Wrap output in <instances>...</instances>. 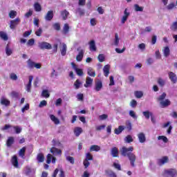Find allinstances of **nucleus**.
Wrapping results in <instances>:
<instances>
[{"mask_svg": "<svg viewBox=\"0 0 177 177\" xmlns=\"http://www.w3.org/2000/svg\"><path fill=\"white\" fill-rule=\"evenodd\" d=\"M15 143V138L9 137L6 141L7 147H12V145Z\"/></svg>", "mask_w": 177, "mask_h": 177, "instance_id": "412c9836", "label": "nucleus"}, {"mask_svg": "<svg viewBox=\"0 0 177 177\" xmlns=\"http://www.w3.org/2000/svg\"><path fill=\"white\" fill-rule=\"evenodd\" d=\"M81 85H82V82L80 81V80H77L74 83V86L76 88V89H78L81 87Z\"/></svg>", "mask_w": 177, "mask_h": 177, "instance_id": "de8ad7c7", "label": "nucleus"}, {"mask_svg": "<svg viewBox=\"0 0 177 177\" xmlns=\"http://www.w3.org/2000/svg\"><path fill=\"white\" fill-rule=\"evenodd\" d=\"M168 156H164L161 159H159V164L164 165V164H166V162H168Z\"/></svg>", "mask_w": 177, "mask_h": 177, "instance_id": "72a5a7b5", "label": "nucleus"}, {"mask_svg": "<svg viewBox=\"0 0 177 177\" xmlns=\"http://www.w3.org/2000/svg\"><path fill=\"white\" fill-rule=\"evenodd\" d=\"M82 59H84V50H81L76 56L77 62H82Z\"/></svg>", "mask_w": 177, "mask_h": 177, "instance_id": "b1692460", "label": "nucleus"}, {"mask_svg": "<svg viewBox=\"0 0 177 177\" xmlns=\"http://www.w3.org/2000/svg\"><path fill=\"white\" fill-rule=\"evenodd\" d=\"M12 128L15 129V133L17 134L21 133V131H23V129L20 127V126H14Z\"/></svg>", "mask_w": 177, "mask_h": 177, "instance_id": "ea45409f", "label": "nucleus"}, {"mask_svg": "<svg viewBox=\"0 0 177 177\" xmlns=\"http://www.w3.org/2000/svg\"><path fill=\"white\" fill-rule=\"evenodd\" d=\"M54 30H56L57 31H60V24L55 23L53 25Z\"/></svg>", "mask_w": 177, "mask_h": 177, "instance_id": "69168bd1", "label": "nucleus"}, {"mask_svg": "<svg viewBox=\"0 0 177 177\" xmlns=\"http://www.w3.org/2000/svg\"><path fill=\"white\" fill-rule=\"evenodd\" d=\"M171 53V50H169V47L165 46L163 49V54L165 57H168Z\"/></svg>", "mask_w": 177, "mask_h": 177, "instance_id": "c85d7f7f", "label": "nucleus"}, {"mask_svg": "<svg viewBox=\"0 0 177 177\" xmlns=\"http://www.w3.org/2000/svg\"><path fill=\"white\" fill-rule=\"evenodd\" d=\"M34 8L35 12H41V10H42V7H41V4H39V3H35L34 4Z\"/></svg>", "mask_w": 177, "mask_h": 177, "instance_id": "c9c22d12", "label": "nucleus"}, {"mask_svg": "<svg viewBox=\"0 0 177 177\" xmlns=\"http://www.w3.org/2000/svg\"><path fill=\"white\" fill-rule=\"evenodd\" d=\"M132 151H133V147H129V148L122 147L120 150L121 155L123 157H128L130 165L133 168L135 167V162L136 161V155L132 153Z\"/></svg>", "mask_w": 177, "mask_h": 177, "instance_id": "f257e3e1", "label": "nucleus"}, {"mask_svg": "<svg viewBox=\"0 0 177 177\" xmlns=\"http://www.w3.org/2000/svg\"><path fill=\"white\" fill-rule=\"evenodd\" d=\"M84 160H86L87 161H92L93 160V156H92L91 153H87Z\"/></svg>", "mask_w": 177, "mask_h": 177, "instance_id": "3c124183", "label": "nucleus"}, {"mask_svg": "<svg viewBox=\"0 0 177 177\" xmlns=\"http://www.w3.org/2000/svg\"><path fill=\"white\" fill-rule=\"evenodd\" d=\"M103 86V84L102 83V81L98 80L95 82V89H102Z\"/></svg>", "mask_w": 177, "mask_h": 177, "instance_id": "c03bdc74", "label": "nucleus"}, {"mask_svg": "<svg viewBox=\"0 0 177 177\" xmlns=\"http://www.w3.org/2000/svg\"><path fill=\"white\" fill-rule=\"evenodd\" d=\"M0 103L2 106H6V107H8V106H10V101L4 97H2L0 100Z\"/></svg>", "mask_w": 177, "mask_h": 177, "instance_id": "1a4fd4ad", "label": "nucleus"}, {"mask_svg": "<svg viewBox=\"0 0 177 177\" xmlns=\"http://www.w3.org/2000/svg\"><path fill=\"white\" fill-rule=\"evenodd\" d=\"M30 110V104H26V105L21 109L22 113H24V111Z\"/></svg>", "mask_w": 177, "mask_h": 177, "instance_id": "338daca9", "label": "nucleus"}, {"mask_svg": "<svg viewBox=\"0 0 177 177\" xmlns=\"http://www.w3.org/2000/svg\"><path fill=\"white\" fill-rule=\"evenodd\" d=\"M26 147H22L19 151V157H21V158H24V156H26Z\"/></svg>", "mask_w": 177, "mask_h": 177, "instance_id": "c756f323", "label": "nucleus"}, {"mask_svg": "<svg viewBox=\"0 0 177 177\" xmlns=\"http://www.w3.org/2000/svg\"><path fill=\"white\" fill-rule=\"evenodd\" d=\"M10 19H15L17 16V12L15 11V10H11L10 12H9V15H8Z\"/></svg>", "mask_w": 177, "mask_h": 177, "instance_id": "37998d69", "label": "nucleus"}, {"mask_svg": "<svg viewBox=\"0 0 177 177\" xmlns=\"http://www.w3.org/2000/svg\"><path fill=\"white\" fill-rule=\"evenodd\" d=\"M158 84L160 86H164V85H165V80H162V78H158Z\"/></svg>", "mask_w": 177, "mask_h": 177, "instance_id": "864d4df0", "label": "nucleus"}, {"mask_svg": "<svg viewBox=\"0 0 177 177\" xmlns=\"http://www.w3.org/2000/svg\"><path fill=\"white\" fill-rule=\"evenodd\" d=\"M34 44H35V39H30L27 42L28 46H32Z\"/></svg>", "mask_w": 177, "mask_h": 177, "instance_id": "13d9d810", "label": "nucleus"}, {"mask_svg": "<svg viewBox=\"0 0 177 177\" xmlns=\"http://www.w3.org/2000/svg\"><path fill=\"white\" fill-rule=\"evenodd\" d=\"M76 12L79 14L80 16H84V15H85V12L84 11V10L80 8L77 9Z\"/></svg>", "mask_w": 177, "mask_h": 177, "instance_id": "0e129e2a", "label": "nucleus"}, {"mask_svg": "<svg viewBox=\"0 0 177 177\" xmlns=\"http://www.w3.org/2000/svg\"><path fill=\"white\" fill-rule=\"evenodd\" d=\"M175 3H171L169 5H167V10H172V9H174V8H175Z\"/></svg>", "mask_w": 177, "mask_h": 177, "instance_id": "680f3d73", "label": "nucleus"}, {"mask_svg": "<svg viewBox=\"0 0 177 177\" xmlns=\"http://www.w3.org/2000/svg\"><path fill=\"white\" fill-rule=\"evenodd\" d=\"M138 138L140 143H145L146 142V135L143 132H140L138 134Z\"/></svg>", "mask_w": 177, "mask_h": 177, "instance_id": "0eeeda50", "label": "nucleus"}, {"mask_svg": "<svg viewBox=\"0 0 177 177\" xmlns=\"http://www.w3.org/2000/svg\"><path fill=\"white\" fill-rule=\"evenodd\" d=\"M168 74H169V78L171 80V82L173 84H176V82H177L176 74H175V73H174V72H169Z\"/></svg>", "mask_w": 177, "mask_h": 177, "instance_id": "423d86ee", "label": "nucleus"}, {"mask_svg": "<svg viewBox=\"0 0 177 177\" xmlns=\"http://www.w3.org/2000/svg\"><path fill=\"white\" fill-rule=\"evenodd\" d=\"M67 53V45L66 44H62V48H61V54L62 56H66V54Z\"/></svg>", "mask_w": 177, "mask_h": 177, "instance_id": "cd10ccee", "label": "nucleus"}, {"mask_svg": "<svg viewBox=\"0 0 177 177\" xmlns=\"http://www.w3.org/2000/svg\"><path fill=\"white\" fill-rule=\"evenodd\" d=\"M0 38L3 39V41H8L9 39L8 35L3 31H0Z\"/></svg>", "mask_w": 177, "mask_h": 177, "instance_id": "7c9ffc66", "label": "nucleus"}, {"mask_svg": "<svg viewBox=\"0 0 177 177\" xmlns=\"http://www.w3.org/2000/svg\"><path fill=\"white\" fill-rule=\"evenodd\" d=\"M124 128L127 131V132H131V131H132V122L131 120H127L125 122V126H124Z\"/></svg>", "mask_w": 177, "mask_h": 177, "instance_id": "9d476101", "label": "nucleus"}, {"mask_svg": "<svg viewBox=\"0 0 177 177\" xmlns=\"http://www.w3.org/2000/svg\"><path fill=\"white\" fill-rule=\"evenodd\" d=\"M170 30L171 31H177V21L173 22L170 26Z\"/></svg>", "mask_w": 177, "mask_h": 177, "instance_id": "8fccbe9b", "label": "nucleus"}, {"mask_svg": "<svg viewBox=\"0 0 177 177\" xmlns=\"http://www.w3.org/2000/svg\"><path fill=\"white\" fill-rule=\"evenodd\" d=\"M39 48L42 50L45 49H46L47 50H49L52 49V44L46 41H41L39 43Z\"/></svg>", "mask_w": 177, "mask_h": 177, "instance_id": "f03ea898", "label": "nucleus"}, {"mask_svg": "<svg viewBox=\"0 0 177 177\" xmlns=\"http://www.w3.org/2000/svg\"><path fill=\"white\" fill-rule=\"evenodd\" d=\"M41 96L42 97L48 98L49 96H50V94L49 93V91L48 90H43L41 92Z\"/></svg>", "mask_w": 177, "mask_h": 177, "instance_id": "a19ab883", "label": "nucleus"}, {"mask_svg": "<svg viewBox=\"0 0 177 177\" xmlns=\"http://www.w3.org/2000/svg\"><path fill=\"white\" fill-rule=\"evenodd\" d=\"M53 10H49L46 15L44 19L46 21H50L53 19Z\"/></svg>", "mask_w": 177, "mask_h": 177, "instance_id": "6e6552de", "label": "nucleus"}, {"mask_svg": "<svg viewBox=\"0 0 177 177\" xmlns=\"http://www.w3.org/2000/svg\"><path fill=\"white\" fill-rule=\"evenodd\" d=\"M160 104L162 107V109H164V107H168L171 104V101L167 99L165 100L161 101L160 102Z\"/></svg>", "mask_w": 177, "mask_h": 177, "instance_id": "f3484780", "label": "nucleus"}, {"mask_svg": "<svg viewBox=\"0 0 177 177\" xmlns=\"http://www.w3.org/2000/svg\"><path fill=\"white\" fill-rule=\"evenodd\" d=\"M71 66L75 70L76 74L79 75V77H82L84 75V71L81 68H77V65L74 62H71Z\"/></svg>", "mask_w": 177, "mask_h": 177, "instance_id": "39448f33", "label": "nucleus"}, {"mask_svg": "<svg viewBox=\"0 0 177 177\" xmlns=\"http://www.w3.org/2000/svg\"><path fill=\"white\" fill-rule=\"evenodd\" d=\"M50 118L51 121H53V122L55 124V125H59V124H60V120L57 118H56L55 115H50Z\"/></svg>", "mask_w": 177, "mask_h": 177, "instance_id": "393cba45", "label": "nucleus"}, {"mask_svg": "<svg viewBox=\"0 0 177 177\" xmlns=\"http://www.w3.org/2000/svg\"><path fill=\"white\" fill-rule=\"evenodd\" d=\"M75 136H76L77 138H78V136H80V135L82 134V133L83 132L82 128L81 127H75L73 130Z\"/></svg>", "mask_w": 177, "mask_h": 177, "instance_id": "dca6fc26", "label": "nucleus"}, {"mask_svg": "<svg viewBox=\"0 0 177 177\" xmlns=\"http://www.w3.org/2000/svg\"><path fill=\"white\" fill-rule=\"evenodd\" d=\"M158 140H163L165 143H168V138L165 136H159L158 137Z\"/></svg>", "mask_w": 177, "mask_h": 177, "instance_id": "09e8293b", "label": "nucleus"}, {"mask_svg": "<svg viewBox=\"0 0 177 177\" xmlns=\"http://www.w3.org/2000/svg\"><path fill=\"white\" fill-rule=\"evenodd\" d=\"M113 166L114 167V168H115V169H118V171H121V165L120 164L114 162Z\"/></svg>", "mask_w": 177, "mask_h": 177, "instance_id": "774afa93", "label": "nucleus"}, {"mask_svg": "<svg viewBox=\"0 0 177 177\" xmlns=\"http://www.w3.org/2000/svg\"><path fill=\"white\" fill-rule=\"evenodd\" d=\"M100 63H103V62H104V55L103 54H100L98 55V57H97Z\"/></svg>", "mask_w": 177, "mask_h": 177, "instance_id": "052dcab7", "label": "nucleus"}, {"mask_svg": "<svg viewBox=\"0 0 177 177\" xmlns=\"http://www.w3.org/2000/svg\"><path fill=\"white\" fill-rule=\"evenodd\" d=\"M10 80H12V81H17V75H16L15 73H10Z\"/></svg>", "mask_w": 177, "mask_h": 177, "instance_id": "6e6d98bb", "label": "nucleus"}, {"mask_svg": "<svg viewBox=\"0 0 177 177\" xmlns=\"http://www.w3.org/2000/svg\"><path fill=\"white\" fill-rule=\"evenodd\" d=\"M112 157H118V148L114 147L111 150Z\"/></svg>", "mask_w": 177, "mask_h": 177, "instance_id": "5701e85b", "label": "nucleus"}, {"mask_svg": "<svg viewBox=\"0 0 177 177\" xmlns=\"http://www.w3.org/2000/svg\"><path fill=\"white\" fill-rule=\"evenodd\" d=\"M124 130V127L122 125H120L118 127V129H115L114 133L115 135H120V133H122V131Z\"/></svg>", "mask_w": 177, "mask_h": 177, "instance_id": "bb28decb", "label": "nucleus"}, {"mask_svg": "<svg viewBox=\"0 0 177 177\" xmlns=\"http://www.w3.org/2000/svg\"><path fill=\"white\" fill-rule=\"evenodd\" d=\"M66 160L67 161H68L69 162H71V164L74 165L75 164V160L74 158L72 156H68L66 157Z\"/></svg>", "mask_w": 177, "mask_h": 177, "instance_id": "e2e57ef3", "label": "nucleus"}, {"mask_svg": "<svg viewBox=\"0 0 177 177\" xmlns=\"http://www.w3.org/2000/svg\"><path fill=\"white\" fill-rule=\"evenodd\" d=\"M124 15L122 18V24H124L125 21L128 20V17H129V12H128V8H125Z\"/></svg>", "mask_w": 177, "mask_h": 177, "instance_id": "f8f14e48", "label": "nucleus"}, {"mask_svg": "<svg viewBox=\"0 0 177 177\" xmlns=\"http://www.w3.org/2000/svg\"><path fill=\"white\" fill-rule=\"evenodd\" d=\"M53 158V157L52 156V154L48 153V154L47 155L46 163H47V164H50V162H52V158Z\"/></svg>", "mask_w": 177, "mask_h": 177, "instance_id": "bf43d9fd", "label": "nucleus"}, {"mask_svg": "<svg viewBox=\"0 0 177 177\" xmlns=\"http://www.w3.org/2000/svg\"><path fill=\"white\" fill-rule=\"evenodd\" d=\"M87 74L90 75V77H96V73L91 68L88 69Z\"/></svg>", "mask_w": 177, "mask_h": 177, "instance_id": "79ce46f5", "label": "nucleus"}, {"mask_svg": "<svg viewBox=\"0 0 177 177\" xmlns=\"http://www.w3.org/2000/svg\"><path fill=\"white\" fill-rule=\"evenodd\" d=\"M29 82L26 85V89H31V84L32 82V80H34V77L32 75L29 76Z\"/></svg>", "mask_w": 177, "mask_h": 177, "instance_id": "4c0bfd02", "label": "nucleus"}, {"mask_svg": "<svg viewBox=\"0 0 177 177\" xmlns=\"http://www.w3.org/2000/svg\"><path fill=\"white\" fill-rule=\"evenodd\" d=\"M70 15V12L67 11V10H64L61 11V16L62 17V20H67V18Z\"/></svg>", "mask_w": 177, "mask_h": 177, "instance_id": "a211bd4d", "label": "nucleus"}, {"mask_svg": "<svg viewBox=\"0 0 177 177\" xmlns=\"http://www.w3.org/2000/svg\"><path fill=\"white\" fill-rule=\"evenodd\" d=\"M165 97H167V93H163L158 98V102H162L165 100Z\"/></svg>", "mask_w": 177, "mask_h": 177, "instance_id": "603ef678", "label": "nucleus"}, {"mask_svg": "<svg viewBox=\"0 0 177 177\" xmlns=\"http://www.w3.org/2000/svg\"><path fill=\"white\" fill-rule=\"evenodd\" d=\"M11 162L15 168H19V159L17 158V156L14 155L11 159Z\"/></svg>", "mask_w": 177, "mask_h": 177, "instance_id": "9b49d317", "label": "nucleus"}, {"mask_svg": "<svg viewBox=\"0 0 177 177\" xmlns=\"http://www.w3.org/2000/svg\"><path fill=\"white\" fill-rule=\"evenodd\" d=\"M50 151L54 156H56V154H57L58 156H62V151L56 147H52Z\"/></svg>", "mask_w": 177, "mask_h": 177, "instance_id": "ddd939ff", "label": "nucleus"}, {"mask_svg": "<svg viewBox=\"0 0 177 177\" xmlns=\"http://www.w3.org/2000/svg\"><path fill=\"white\" fill-rule=\"evenodd\" d=\"M134 7L136 12H143V7H140L138 4H136Z\"/></svg>", "mask_w": 177, "mask_h": 177, "instance_id": "4d7b16f0", "label": "nucleus"}, {"mask_svg": "<svg viewBox=\"0 0 177 177\" xmlns=\"http://www.w3.org/2000/svg\"><path fill=\"white\" fill-rule=\"evenodd\" d=\"M100 147L99 145H92L90 147V151H100Z\"/></svg>", "mask_w": 177, "mask_h": 177, "instance_id": "e433bc0d", "label": "nucleus"}, {"mask_svg": "<svg viewBox=\"0 0 177 177\" xmlns=\"http://www.w3.org/2000/svg\"><path fill=\"white\" fill-rule=\"evenodd\" d=\"M142 114H143L144 117L146 118V120H149L150 118V117H151L153 115V113L149 111H143Z\"/></svg>", "mask_w": 177, "mask_h": 177, "instance_id": "473e14b6", "label": "nucleus"}, {"mask_svg": "<svg viewBox=\"0 0 177 177\" xmlns=\"http://www.w3.org/2000/svg\"><path fill=\"white\" fill-rule=\"evenodd\" d=\"M103 72L104 77H109V75L110 74V65H105L103 68Z\"/></svg>", "mask_w": 177, "mask_h": 177, "instance_id": "2eb2a0df", "label": "nucleus"}, {"mask_svg": "<svg viewBox=\"0 0 177 177\" xmlns=\"http://www.w3.org/2000/svg\"><path fill=\"white\" fill-rule=\"evenodd\" d=\"M106 174L108 175L109 177H117V174L114 173V171L111 170H106Z\"/></svg>", "mask_w": 177, "mask_h": 177, "instance_id": "58836bf2", "label": "nucleus"}, {"mask_svg": "<svg viewBox=\"0 0 177 177\" xmlns=\"http://www.w3.org/2000/svg\"><path fill=\"white\" fill-rule=\"evenodd\" d=\"M27 64H28V68H34L35 66V62H34L32 60H31V59H29L27 60Z\"/></svg>", "mask_w": 177, "mask_h": 177, "instance_id": "2f4dec72", "label": "nucleus"}, {"mask_svg": "<svg viewBox=\"0 0 177 177\" xmlns=\"http://www.w3.org/2000/svg\"><path fill=\"white\" fill-rule=\"evenodd\" d=\"M37 160L38 162H44V161H45V156H44V153H38L37 156Z\"/></svg>", "mask_w": 177, "mask_h": 177, "instance_id": "a878e982", "label": "nucleus"}, {"mask_svg": "<svg viewBox=\"0 0 177 177\" xmlns=\"http://www.w3.org/2000/svg\"><path fill=\"white\" fill-rule=\"evenodd\" d=\"M165 175L167 177H176L177 170L176 169H168L165 170Z\"/></svg>", "mask_w": 177, "mask_h": 177, "instance_id": "7ed1b4c3", "label": "nucleus"}, {"mask_svg": "<svg viewBox=\"0 0 177 177\" xmlns=\"http://www.w3.org/2000/svg\"><path fill=\"white\" fill-rule=\"evenodd\" d=\"M93 82V79L91 78L90 77H87L86 78V84H84L85 88H89L91 85H92Z\"/></svg>", "mask_w": 177, "mask_h": 177, "instance_id": "aec40b11", "label": "nucleus"}, {"mask_svg": "<svg viewBox=\"0 0 177 177\" xmlns=\"http://www.w3.org/2000/svg\"><path fill=\"white\" fill-rule=\"evenodd\" d=\"M135 96L138 99H140V97H142L143 96V92H142V91H136L135 92Z\"/></svg>", "mask_w": 177, "mask_h": 177, "instance_id": "5fc2aeb1", "label": "nucleus"}, {"mask_svg": "<svg viewBox=\"0 0 177 177\" xmlns=\"http://www.w3.org/2000/svg\"><path fill=\"white\" fill-rule=\"evenodd\" d=\"M20 18L17 17L14 20H11L10 21V28L11 30H15V28H16V27H17V26H19V24H20Z\"/></svg>", "mask_w": 177, "mask_h": 177, "instance_id": "20e7f679", "label": "nucleus"}, {"mask_svg": "<svg viewBox=\"0 0 177 177\" xmlns=\"http://www.w3.org/2000/svg\"><path fill=\"white\" fill-rule=\"evenodd\" d=\"M50 151L54 156H56V154H57L58 156H62V151L56 147H52Z\"/></svg>", "mask_w": 177, "mask_h": 177, "instance_id": "4468645a", "label": "nucleus"}, {"mask_svg": "<svg viewBox=\"0 0 177 177\" xmlns=\"http://www.w3.org/2000/svg\"><path fill=\"white\" fill-rule=\"evenodd\" d=\"M124 140L127 143H132L133 142V138H132V136L128 135L125 138Z\"/></svg>", "mask_w": 177, "mask_h": 177, "instance_id": "49530a36", "label": "nucleus"}, {"mask_svg": "<svg viewBox=\"0 0 177 177\" xmlns=\"http://www.w3.org/2000/svg\"><path fill=\"white\" fill-rule=\"evenodd\" d=\"M69 31L70 26L68 25V24H65L62 29V34H64V35H66V34L69 32Z\"/></svg>", "mask_w": 177, "mask_h": 177, "instance_id": "4be33fe9", "label": "nucleus"}, {"mask_svg": "<svg viewBox=\"0 0 177 177\" xmlns=\"http://www.w3.org/2000/svg\"><path fill=\"white\" fill-rule=\"evenodd\" d=\"M90 46V50H92L93 52H96V43H95V40H91L88 43Z\"/></svg>", "mask_w": 177, "mask_h": 177, "instance_id": "6ab92c4d", "label": "nucleus"}, {"mask_svg": "<svg viewBox=\"0 0 177 177\" xmlns=\"http://www.w3.org/2000/svg\"><path fill=\"white\" fill-rule=\"evenodd\" d=\"M118 44H120V38L118 37V33H115V40H114L115 46H118Z\"/></svg>", "mask_w": 177, "mask_h": 177, "instance_id": "a18cd8bd", "label": "nucleus"}, {"mask_svg": "<svg viewBox=\"0 0 177 177\" xmlns=\"http://www.w3.org/2000/svg\"><path fill=\"white\" fill-rule=\"evenodd\" d=\"M6 53L7 56H10L12 53H13V51L11 50L10 47L9 46V44H7L6 46Z\"/></svg>", "mask_w": 177, "mask_h": 177, "instance_id": "f704fd0d", "label": "nucleus"}]
</instances>
